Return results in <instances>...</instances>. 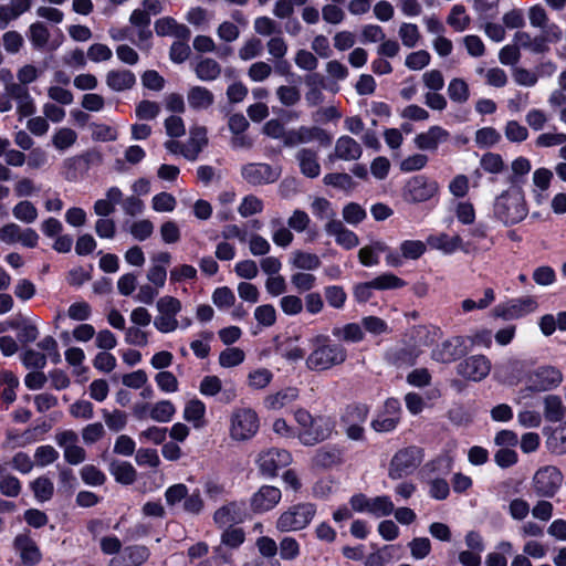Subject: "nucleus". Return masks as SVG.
I'll return each mask as SVG.
<instances>
[{
  "label": "nucleus",
  "instance_id": "nucleus-1",
  "mask_svg": "<svg viewBox=\"0 0 566 566\" xmlns=\"http://www.w3.org/2000/svg\"><path fill=\"white\" fill-rule=\"evenodd\" d=\"M263 134L273 139H283L285 147H296L316 140L322 146L332 144L331 134L318 126H301L285 132L284 125L279 119H270L262 127Z\"/></svg>",
  "mask_w": 566,
  "mask_h": 566
},
{
  "label": "nucleus",
  "instance_id": "nucleus-2",
  "mask_svg": "<svg viewBox=\"0 0 566 566\" xmlns=\"http://www.w3.org/2000/svg\"><path fill=\"white\" fill-rule=\"evenodd\" d=\"M528 213L524 192L511 187L497 196L493 203V216L503 226L509 227L523 221Z\"/></svg>",
  "mask_w": 566,
  "mask_h": 566
},
{
  "label": "nucleus",
  "instance_id": "nucleus-3",
  "mask_svg": "<svg viewBox=\"0 0 566 566\" xmlns=\"http://www.w3.org/2000/svg\"><path fill=\"white\" fill-rule=\"evenodd\" d=\"M295 421L300 426L297 437L305 446H314L331 438L334 431V423L326 417H313L305 409L295 411Z\"/></svg>",
  "mask_w": 566,
  "mask_h": 566
},
{
  "label": "nucleus",
  "instance_id": "nucleus-4",
  "mask_svg": "<svg viewBox=\"0 0 566 566\" xmlns=\"http://www.w3.org/2000/svg\"><path fill=\"white\" fill-rule=\"evenodd\" d=\"M314 349L306 358L311 370H327L343 364L347 358L346 349L340 344H332L329 338L318 335L313 339Z\"/></svg>",
  "mask_w": 566,
  "mask_h": 566
},
{
  "label": "nucleus",
  "instance_id": "nucleus-5",
  "mask_svg": "<svg viewBox=\"0 0 566 566\" xmlns=\"http://www.w3.org/2000/svg\"><path fill=\"white\" fill-rule=\"evenodd\" d=\"M316 507L312 503H298L284 511L276 521V528L282 532L304 530L314 518Z\"/></svg>",
  "mask_w": 566,
  "mask_h": 566
},
{
  "label": "nucleus",
  "instance_id": "nucleus-6",
  "mask_svg": "<svg viewBox=\"0 0 566 566\" xmlns=\"http://www.w3.org/2000/svg\"><path fill=\"white\" fill-rule=\"evenodd\" d=\"M259 417L253 409L237 408L230 416V437L235 441H247L256 434Z\"/></svg>",
  "mask_w": 566,
  "mask_h": 566
},
{
  "label": "nucleus",
  "instance_id": "nucleus-7",
  "mask_svg": "<svg viewBox=\"0 0 566 566\" xmlns=\"http://www.w3.org/2000/svg\"><path fill=\"white\" fill-rule=\"evenodd\" d=\"M439 190L437 181L418 175L410 178L403 188V198L411 203H420L431 199Z\"/></svg>",
  "mask_w": 566,
  "mask_h": 566
},
{
  "label": "nucleus",
  "instance_id": "nucleus-8",
  "mask_svg": "<svg viewBox=\"0 0 566 566\" xmlns=\"http://www.w3.org/2000/svg\"><path fill=\"white\" fill-rule=\"evenodd\" d=\"M563 381L562 371L554 366H541L528 375L527 389L543 392L557 388Z\"/></svg>",
  "mask_w": 566,
  "mask_h": 566
},
{
  "label": "nucleus",
  "instance_id": "nucleus-9",
  "mask_svg": "<svg viewBox=\"0 0 566 566\" xmlns=\"http://www.w3.org/2000/svg\"><path fill=\"white\" fill-rule=\"evenodd\" d=\"M563 483V474L556 467L539 469L533 478V486L538 496L552 497Z\"/></svg>",
  "mask_w": 566,
  "mask_h": 566
},
{
  "label": "nucleus",
  "instance_id": "nucleus-10",
  "mask_svg": "<svg viewBox=\"0 0 566 566\" xmlns=\"http://www.w3.org/2000/svg\"><path fill=\"white\" fill-rule=\"evenodd\" d=\"M420 463L419 451L416 448H407L398 451L389 468V476L392 480L401 479L410 474Z\"/></svg>",
  "mask_w": 566,
  "mask_h": 566
},
{
  "label": "nucleus",
  "instance_id": "nucleus-11",
  "mask_svg": "<svg viewBox=\"0 0 566 566\" xmlns=\"http://www.w3.org/2000/svg\"><path fill=\"white\" fill-rule=\"evenodd\" d=\"M243 179L254 186L275 182L280 177V169L265 163H250L242 167Z\"/></svg>",
  "mask_w": 566,
  "mask_h": 566
},
{
  "label": "nucleus",
  "instance_id": "nucleus-12",
  "mask_svg": "<svg viewBox=\"0 0 566 566\" xmlns=\"http://www.w3.org/2000/svg\"><path fill=\"white\" fill-rule=\"evenodd\" d=\"M465 354L467 346L464 339L460 336H454L437 345L431 353V357L438 363L450 364Z\"/></svg>",
  "mask_w": 566,
  "mask_h": 566
},
{
  "label": "nucleus",
  "instance_id": "nucleus-13",
  "mask_svg": "<svg viewBox=\"0 0 566 566\" xmlns=\"http://www.w3.org/2000/svg\"><path fill=\"white\" fill-rule=\"evenodd\" d=\"M291 461L292 457L286 450L275 448L262 451L258 459L261 472L269 476H274L280 469L287 467Z\"/></svg>",
  "mask_w": 566,
  "mask_h": 566
},
{
  "label": "nucleus",
  "instance_id": "nucleus-14",
  "mask_svg": "<svg viewBox=\"0 0 566 566\" xmlns=\"http://www.w3.org/2000/svg\"><path fill=\"white\" fill-rule=\"evenodd\" d=\"M457 369L458 374L463 378L480 381L489 375L491 363L483 355H474L460 363Z\"/></svg>",
  "mask_w": 566,
  "mask_h": 566
},
{
  "label": "nucleus",
  "instance_id": "nucleus-15",
  "mask_svg": "<svg viewBox=\"0 0 566 566\" xmlns=\"http://www.w3.org/2000/svg\"><path fill=\"white\" fill-rule=\"evenodd\" d=\"M427 251V244L420 240H406L400 244V252L398 254L388 251L386 261L390 266L397 268L402 264V258L407 260H418Z\"/></svg>",
  "mask_w": 566,
  "mask_h": 566
},
{
  "label": "nucleus",
  "instance_id": "nucleus-16",
  "mask_svg": "<svg viewBox=\"0 0 566 566\" xmlns=\"http://www.w3.org/2000/svg\"><path fill=\"white\" fill-rule=\"evenodd\" d=\"M537 307V303L533 297L526 296L513 301L507 305H501L495 307L494 313L499 317L504 319H514L522 315L533 312Z\"/></svg>",
  "mask_w": 566,
  "mask_h": 566
},
{
  "label": "nucleus",
  "instance_id": "nucleus-17",
  "mask_svg": "<svg viewBox=\"0 0 566 566\" xmlns=\"http://www.w3.org/2000/svg\"><path fill=\"white\" fill-rule=\"evenodd\" d=\"M295 160L300 171L307 178H316L321 174L317 150L308 147H302L295 153Z\"/></svg>",
  "mask_w": 566,
  "mask_h": 566
},
{
  "label": "nucleus",
  "instance_id": "nucleus-18",
  "mask_svg": "<svg viewBox=\"0 0 566 566\" xmlns=\"http://www.w3.org/2000/svg\"><path fill=\"white\" fill-rule=\"evenodd\" d=\"M149 557V551L143 545L127 546L116 557H113L108 566H140Z\"/></svg>",
  "mask_w": 566,
  "mask_h": 566
},
{
  "label": "nucleus",
  "instance_id": "nucleus-19",
  "mask_svg": "<svg viewBox=\"0 0 566 566\" xmlns=\"http://www.w3.org/2000/svg\"><path fill=\"white\" fill-rule=\"evenodd\" d=\"M281 500V491L271 485H263L251 499V509L256 512L272 510Z\"/></svg>",
  "mask_w": 566,
  "mask_h": 566
},
{
  "label": "nucleus",
  "instance_id": "nucleus-20",
  "mask_svg": "<svg viewBox=\"0 0 566 566\" xmlns=\"http://www.w3.org/2000/svg\"><path fill=\"white\" fill-rule=\"evenodd\" d=\"M450 133L441 126H431L427 132L415 137V145L420 150L434 151L441 143L449 139Z\"/></svg>",
  "mask_w": 566,
  "mask_h": 566
},
{
  "label": "nucleus",
  "instance_id": "nucleus-21",
  "mask_svg": "<svg viewBox=\"0 0 566 566\" xmlns=\"http://www.w3.org/2000/svg\"><path fill=\"white\" fill-rule=\"evenodd\" d=\"M361 154L363 148L360 144L353 137L344 135L336 139L334 154L329 155V159L335 157L344 161H355L361 157Z\"/></svg>",
  "mask_w": 566,
  "mask_h": 566
},
{
  "label": "nucleus",
  "instance_id": "nucleus-22",
  "mask_svg": "<svg viewBox=\"0 0 566 566\" xmlns=\"http://www.w3.org/2000/svg\"><path fill=\"white\" fill-rule=\"evenodd\" d=\"M325 231L328 235L334 237L336 242L345 249H353L359 243L358 237L338 219L327 221Z\"/></svg>",
  "mask_w": 566,
  "mask_h": 566
},
{
  "label": "nucleus",
  "instance_id": "nucleus-23",
  "mask_svg": "<svg viewBox=\"0 0 566 566\" xmlns=\"http://www.w3.org/2000/svg\"><path fill=\"white\" fill-rule=\"evenodd\" d=\"M155 31L159 36L171 35L178 40L188 41L190 39V29L182 23H178L174 18L165 17L155 22Z\"/></svg>",
  "mask_w": 566,
  "mask_h": 566
},
{
  "label": "nucleus",
  "instance_id": "nucleus-24",
  "mask_svg": "<svg viewBox=\"0 0 566 566\" xmlns=\"http://www.w3.org/2000/svg\"><path fill=\"white\" fill-rule=\"evenodd\" d=\"M312 463L316 468L331 469L343 463L342 450L336 447H323L315 451Z\"/></svg>",
  "mask_w": 566,
  "mask_h": 566
},
{
  "label": "nucleus",
  "instance_id": "nucleus-25",
  "mask_svg": "<svg viewBox=\"0 0 566 566\" xmlns=\"http://www.w3.org/2000/svg\"><path fill=\"white\" fill-rule=\"evenodd\" d=\"M207 144V129L205 127H192L189 139L185 143V158L191 161L196 160Z\"/></svg>",
  "mask_w": 566,
  "mask_h": 566
},
{
  "label": "nucleus",
  "instance_id": "nucleus-26",
  "mask_svg": "<svg viewBox=\"0 0 566 566\" xmlns=\"http://www.w3.org/2000/svg\"><path fill=\"white\" fill-rule=\"evenodd\" d=\"M135 83V74L129 70H111L106 74V85L115 92L130 90Z\"/></svg>",
  "mask_w": 566,
  "mask_h": 566
},
{
  "label": "nucleus",
  "instance_id": "nucleus-27",
  "mask_svg": "<svg viewBox=\"0 0 566 566\" xmlns=\"http://www.w3.org/2000/svg\"><path fill=\"white\" fill-rule=\"evenodd\" d=\"M14 546L20 553V557L24 564L33 565L40 560L41 553L34 541L28 535H18L14 539Z\"/></svg>",
  "mask_w": 566,
  "mask_h": 566
},
{
  "label": "nucleus",
  "instance_id": "nucleus-28",
  "mask_svg": "<svg viewBox=\"0 0 566 566\" xmlns=\"http://www.w3.org/2000/svg\"><path fill=\"white\" fill-rule=\"evenodd\" d=\"M244 512L235 502L226 504L214 512L213 520L220 526H227L243 521Z\"/></svg>",
  "mask_w": 566,
  "mask_h": 566
},
{
  "label": "nucleus",
  "instance_id": "nucleus-29",
  "mask_svg": "<svg viewBox=\"0 0 566 566\" xmlns=\"http://www.w3.org/2000/svg\"><path fill=\"white\" fill-rule=\"evenodd\" d=\"M427 243L432 248L442 251L446 254H451L454 251L463 248V241L460 235L450 237L447 233L430 235Z\"/></svg>",
  "mask_w": 566,
  "mask_h": 566
},
{
  "label": "nucleus",
  "instance_id": "nucleus-30",
  "mask_svg": "<svg viewBox=\"0 0 566 566\" xmlns=\"http://www.w3.org/2000/svg\"><path fill=\"white\" fill-rule=\"evenodd\" d=\"M109 472L120 484L130 485L137 480V471L129 462L112 460Z\"/></svg>",
  "mask_w": 566,
  "mask_h": 566
},
{
  "label": "nucleus",
  "instance_id": "nucleus-31",
  "mask_svg": "<svg viewBox=\"0 0 566 566\" xmlns=\"http://www.w3.org/2000/svg\"><path fill=\"white\" fill-rule=\"evenodd\" d=\"M515 45L520 49L528 50L535 54H543L548 52L549 48L543 44V40L539 39V35L532 36L526 31H517L514 34Z\"/></svg>",
  "mask_w": 566,
  "mask_h": 566
},
{
  "label": "nucleus",
  "instance_id": "nucleus-32",
  "mask_svg": "<svg viewBox=\"0 0 566 566\" xmlns=\"http://www.w3.org/2000/svg\"><path fill=\"white\" fill-rule=\"evenodd\" d=\"M298 397V391L295 388H285L275 394L269 395L264 399V406L269 410H280L285 406L292 403Z\"/></svg>",
  "mask_w": 566,
  "mask_h": 566
},
{
  "label": "nucleus",
  "instance_id": "nucleus-33",
  "mask_svg": "<svg viewBox=\"0 0 566 566\" xmlns=\"http://www.w3.org/2000/svg\"><path fill=\"white\" fill-rule=\"evenodd\" d=\"M566 415V407L557 395H547L544 398V417L549 422H559Z\"/></svg>",
  "mask_w": 566,
  "mask_h": 566
},
{
  "label": "nucleus",
  "instance_id": "nucleus-34",
  "mask_svg": "<svg viewBox=\"0 0 566 566\" xmlns=\"http://www.w3.org/2000/svg\"><path fill=\"white\" fill-rule=\"evenodd\" d=\"M20 480L8 473L7 463H0V493L7 497H17L21 493Z\"/></svg>",
  "mask_w": 566,
  "mask_h": 566
},
{
  "label": "nucleus",
  "instance_id": "nucleus-35",
  "mask_svg": "<svg viewBox=\"0 0 566 566\" xmlns=\"http://www.w3.org/2000/svg\"><path fill=\"white\" fill-rule=\"evenodd\" d=\"M187 99L189 106L193 109H207L213 104L214 96L212 92L206 87L193 86L189 90Z\"/></svg>",
  "mask_w": 566,
  "mask_h": 566
},
{
  "label": "nucleus",
  "instance_id": "nucleus-36",
  "mask_svg": "<svg viewBox=\"0 0 566 566\" xmlns=\"http://www.w3.org/2000/svg\"><path fill=\"white\" fill-rule=\"evenodd\" d=\"M195 73L201 81H213L220 76L221 65L211 57H202L197 62Z\"/></svg>",
  "mask_w": 566,
  "mask_h": 566
},
{
  "label": "nucleus",
  "instance_id": "nucleus-37",
  "mask_svg": "<svg viewBox=\"0 0 566 566\" xmlns=\"http://www.w3.org/2000/svg\"><path fill=\"white\" fill-rule=\"evenodd\" d=\"M206 412L205 403L198 399H192L186 403L184 410V418L192 422L195 428H201L203 426V417Z\"/></svg>",
  "mask_w": 566,
  "mask_h": 566
},
{
  "label": "nucleus",
  "instance_id": "nucleus-38",
  "mask_svg": "<svg viewBox=\"0 0 566 566\" xmlns=\"http://www.w3.org/2000/svg\"><path fill=\"white\" fill-rule=\"evenodd\" d=\"M291 263L296 269L312 271L321 265V260L314 253L297 250L292 253Z\"/></svg>",
  "mask_w": 566,
  "mask_h": 566
},
{
  "label": "nucleus",
  "instance_id": "nucleus-39",
  "mask_svg": "<svg viewBox=\"0 0 566 566\" xmlns=\"http://www.w3.org/2000/svg\"><path fill=\"white\" fill-rule=\"evenodd\" d=\"M30 486L34 493V497L40 502H46L53 496L54 485L46 476L35 479Z\"/></svg>",
  "mask_w": 566,
  "mask_h": 566
},
{
  "label": "nucleus",
  "instance_id": "nucleus-40",
  "mask_svg": "<svg viewBox=\"0 0 566 566\" xmlns=\"http://www.w3.org/2000/svg\"><path fill=\"white\" fill-rule=\"evenodd\" d=\"M175 412V406L169 400H161L151 406L150 418L158 422H169Z\"/></svg>",
  "mask_w": 566,
  "mask_h": 566
},
{
  "label": "nucleus",
  "instance_id": "nucleus-41",
  "mask_svg": "<svg viewBox=\"0 0 566 566\" xmlns=\"http://www.w3.org/2000/svg\"><path fill=\"white\" fill-rule=\"evenodd\" d=\"M29 39L35 49H42L50 40V31L44 23L34 22L29 28Z\"/></svg>",
  "mask_w": 566,
  "mask_h": 566
},
{
  "label": "nucleus",
  "instance_id": "nucleus-42",
  "mask_svg": "<svg viewBox=\"0 0 566 566\" xmlns=\"http://www.w3.org/2000/svg\"><path fill=\"white\" fill-rule=\"evenodd\" d=\"M448 24L452 27L455 31H464L470 22V17L465 13V8L463 6H454L448 17Z\"/></svg>",
  "mask_w": 566,
  "mask_h": 566
},
{
  "label": "nucleus",
  "instance_id": "nucleus-43",
  "mask_svg": "<svg viewBox=\"0 0 566 566\" xmlns=\"http://www.w3.org/2000/svg\"><path fill=\"white\" fill-rule=\"evenodd\" d=\"M12 213L15 219L25 223H32L38 218V210L35 206L28 200L17 203L12 209Z\"/></svg>",
  "mask_w": 566,
  "mask_h": 566
},
{
  "label": "nucleus",
  "instance_id": "nucleus-44",
  "mask_svg": "<svg viewBox=\"0 0 566 566\" xmlns=\"http://www.w3.org/2000/svg\"><path fill=\"white\" fill-rule=\"evenodd\" d=\"M449 97L455 103H465L469 99V86L462 78H453L448 85Z\"/></svg>",
  "mask_w": 566,
  "mask_h": 566
},
{
  "label": "nucleus",
  "instance_id": "nucleus-45",
  "mask_svg": "<svg viewBox=\"0 0 566 566\" xmlns=\"http://www.w3.org/2000/svg\"><path fill=\"white\" fill-rule=\"evenodd\" d=\"M395 511V505L389 496L381 495L370 497L369 513L376 516H388Z\"/></svg>",
  "mask_w": 566,
  "mask_h": 566
},
{
  "label": "nucleus",
  "instance_id": "nucleus-46",
  "mask_svg": "<svg viewBox=\"0 0 566 566\" xmlns=\"http://www.w3.org/2000/svg\"><path fill=\"white\" fill-rule=\"evenodd\" d=\"M77 139V134L67 127L60 128L52 137V144L59 150L71 147Z\"/></svg>",
  "mask_w": 566,
  "mask_h": 566
},
{
  "label": "nucleus",
  "instance_id": "nucleus-47",
  "mask_svg": "<svg viewBox=\"0 0 566 566\" xmlns=\"http://www.w3.org/2000/svg\"><path fill=\"white\" fill-rule=\"evenodd\" d=\"M504 135L512 143H522L528 138V130L517 120H509L504 127Z\"/></svg>",
  "mask_w": 566,
  "mask_h": 566
},
{
  "label": "nucleus",
  "instance_id": "nucleus-48",
  "mask_svg": "<svg viewBox=\"0 0 566 566\" xmlns=\"http://www.w3.org/2000/svg\"><path fill=\"white\" fill-rule=\"evenodd\" d=\"M333 335L343 338L345 342H359L364 337L361 327L355 323L334 328Z\"/></svg>",
  "mask_w": 566,
  "mask_h": 566
},
{
  "label": "nucleus",
  "instance_id": "nucleus-49",
  "mask_svg": "<svg viewBox=\"0 0 566 566\" xmlns=\"http://www.w3.org/2000/svg\"><path fill=\"white\" fill-rule=\"evenodd\" d=\"M276 96L284 106H294L301 99V92L296 86L281 85L276 88Z\"/></svg>",
  "mask_w": 566,
  "mask_h": 566
},
{
  "label": "nucleus",
  "instance_id": "nucleus-50",
  "mask_svg": "<svg viewBox=\"0 0 566 566\" xmlns=\"http://www.w3.org/2000/svg\"><path fill=\"white\" fill-rule=\"evenodd\" d=\"M103 418L109 430L118 432L126 427L127 415L122 410H103Z\"/></svg>",
  "mask_w": 566,
  "mask_h": 566
},
{
  "label": "nucleus",
  "instance_id": "nucleus-51",
  "mask_svg": "<svg viewBox=\"0 0 566 566\" xmlns=\"http://www.w3.org/2000/svg\"><path fill=\"white\" fill-rule=\"evenodd\" d=\"M547 443L553 452L566 453V421L553 431Z\"/></svg>",
  "mask_w": 566,
  "mask_h": 566
},
{
  "label": "nucleus",
  "instance_id": "nucleus-52",
  "mask_svg": "<svg viewBox=\"0 0 566 566\" xmlns=\"http://www.w3.org/2000/svg\"><path fill=\"white\" fill-rule=\"evenodd\" d=\"M263 45L260 39L251 38L247 40L239 49V57L243 61H250L262 53Z\"/></svg>",
  "mask_w": 566,
  "mask_h": 566
},
{
  "label": "nucleus",
  "instance_id": "nucleus-53",
  "mask_svg": "<svg viewBox=\"0 0 566 566\" xmlns=\"http://www.w3.org/2000/svg\"><path fill=\"white\" fill-rule=\"evenodd\" d=\"M398 33L402 44L407 48H415L420 39L418 27L413 23H402Z\"/></svg>",
  "mask_w": 566,
  "mask_h": 566
},
{
  "label": "nucleus",
  "instance_id": "nucleus-54",
  "mask_svg": "<svg viewBox=\"0 0 566 566\" xmlns=\"http://www.w3.org/2000/svg\"><path fill=\"white\" fill-rule=\"evenodd\" d=\"M177 205L176 198L168 192H160L151 200V207L157 212H171Z\"/></svg>",
  "mask_w": 566,
  "mask_h": 566
},
{
  "label": "nucleus",
  "instance_id": "nucleus-55",
  "mask_svg": "<svg viewBox=\"0 0 566 566\" xmlns=\"http://www.w3.org/2000/svg\"><path fill=\"white\" fill-rule=\"evenodd\" d=\"M254 31L263 36L281 33L280 25L269 17H259L253 23Z\"/></svg>",
  "mask_w": 566,
  "mask_h": 566
},
{
  "label": "nucleus",
  "instance_id": "nucleus-56",
  "mask_svg": "<svg viewBox=\"0 0 566 566\" xmlns=\"http://www.w3.org/2000/svg\"><path fill=\"white\" fill-rule=\"evenodd\" d=\"M272 377L269 369L260 368L248 375V384L253 389H263L271 382Z\"/></svg>",
  "mask_w": 566,
  "mask_h": 566
},
{
  "label": "nucleus",
  "instance_id": "nucleus-57",
  "mask_svg": "<svg viewBox=\"0 0 566 566\" xmlns=\"http://www.w3.org/2000/svg\"><path fill=\"white\" fill-rule=\"evenodd\" d=\"M244 360V352L238 347L227 348L221 352L219 363L222 367H233Z\"/></svg>",
  "mask_w": 566,
  "mask_h": 566
},
{
  "label": "nucleus",
  "instance_id": "nucleus-58",
  "mask_svg": "<svg viewBox=\"0 0 566 566\" xmlns=\"http://www.w3.org/2000/svg\"><path fill=\"white\" fill-rule=\"evenodd\" d=\"M313 213L319 219L336 220V212L325 198H315L311 205Z\"/></svg>",
  "mask_w": 566,
  "mask_h": 566
},
{
  "label": "nucleus",
  "instance_id": "nucleus-59",
  "mask_svg": "<svg viewBox=\"0 0 566 566\" xmlns=\"http://www.w3.org/2000/svg\"><path fill=\"white\" fill-rule=\"evenodd\" d=\"M160 105L156 102L144 99L136 106V116L143 120H150L158 116Z\"/></svg>",
  "mask_w": 566,
  "mask_h": 566
},
{
  "label": "nucleus",
  "instance_id": "nucleus-60",
  "mask_svg": "<svg viewBox=\"0 0 566 566\" xmlns=\"http://www.w3.org/2000/svg\"><path fill=\"white\" fill-rule=\"evenodd\" d=\"M501 139L500 133L493 127H483L475 133V143L482 147H490Z\"/></svg>",
  "mask_w": 566,
  "mask_h": 566
},
{
  "label": "nucleus",
  "instance_id": "nucleus-61",
  "mask_svg": "<svg viewBox=\"0 0 566 566\" xmlns=\"http://www.w3.org/2000/svg\"><path fill=\"white\" fill-rule=\"evenodd\" d=\"M130 234L138 241L148 239L154 232V224L148 219L135 221L129 228Z\"/></svg>",
  "mask_w": 566,
  "mask_h": 566
},
{
  "label": "nucleus",
  "instance_id": "nucleus-62",
  "mask_svg": "<svg viewBox=\"0 0 566 566\" xmlns=\"http://www.w3.org/2000/svg\"><path fill=\"white\" fill-rule=\"evenodd\" d=\"M300 554L298 542L290 536H285L280 542V555L282 559L292 560L295 559Z\"/></svg>",
  "mask_w": 566,
  "mask_h": 566
},
{
  "label": "nucleus",
  "instance_id": "nucleus-63",
  "mask_svg": "<svg viewBox=\"0 0 566 566\" xmlns=\"http://www.w3.org/2000/svg\"><path fill=\"white\" fill-rule=\"evenodd\" d=\"M81 478L90 485H102L106 480L105 474L92 464H87L82 468Z\"/></svg>",
  "mask_w": 566,
  "mask_h": 566
},
{
  "label": "nucleus",
  "instance_id": "nucleus-64",
  "mask_svg": "<svg viewBox=\"0 0 566 566\" xmlns=\"http://www.w3.org/2000/svg\"><path fill=\"white\" fill-rule=\"evenodd\" d=\"M272 73V66L263 61L255 62L250 65L248 70V76L253 82H263L265 81Z\"/></svg>",
  "mask_w": 566,
  "mask_h": 566
}]
</instances>
